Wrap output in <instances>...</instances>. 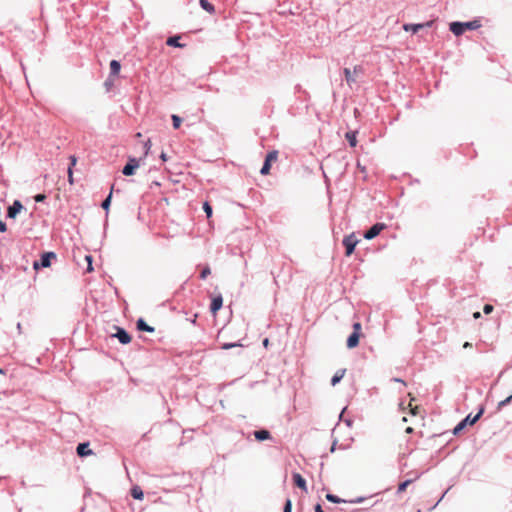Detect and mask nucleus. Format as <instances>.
Returning <instances> with one entry per match:
<instances>
[{
    "label": "nucleus",
    "instance_id": "1",
    "mask_svg": "<svg viewBox=\"0 0 512 512\" xmlns=\"http://www.w3.org/2000/svg\"><path fill=\"white\" fill-rule=\"evenodd\" d=\"M480 27V20H473L469 22H452L450 24V30L456 36L462 35L466 30H476Z\"/></svg>",
    "mask_w": 512,
    "mask_h": 512
},
{
    "label": "nucleus",
    "instance_id": "2",
    "mask_svg": "<svg viewBox=\"0 0 512 512\" xmlns=\"http://www.w3.org/2000/svg\"><path fill=\"white\" fill-rule=\"evenodd\" d=\"M483 412L484 408H481L475 416H472L471 414L467 415L460 423L456 425L453 430V434L458 435L467 425H474L480 419Z\"/></svg>",
    "mask_w": 512,
    "mask_h": 512
},
{
    "label": "nucleus",
    "instance_id": "3",
    "mask_svg": "<svg viewBox=\"0 0 512 512\" xmlns=\"http://www.w3.org/2000/svg\"><path fill=\"white\" fill-rule=\"evenodd\" d=\"M361 329L362 326L360 322H356L353 324V333L347 339V347L349 349H353L358 346L359 339L361 336Z\"/></svg>",
    "mask_w": 512,
    "mask_h": 512
},
{
    "label": "nucleus",
    "instance_id": "4",
    "mask_svg": "<svg viewBox=\"0 0 512 512\" xmlns=\"http://www.w3.org/2000/svg\"><path fill=\"white\" fill-rule=\"evenodd\" d=\"M278 158V152L276 150L270 151L265 158L264 164L260 170L262 175H268L270 173L271 164Z\"/></svg>",
    "mask_w": 512,
    "mask_h": 512
},
{
    "label": "nucleus",
    "instance_id": "5",
    "mask_svg": "<svg viewBox=\"0 0 512 512\" xmlns=\"http://www.w3.org/2000/svg\"><path fill=\"white\" fill-rule=\"evenodd\" d=\"M52 259H56V254L54 252H46L42 254L40 262H34L33 268L35 270H38L40 267L47 268L51 265Z\"/></svg>",
    "mask_w": 512,
    "mask_h": 512
},
{
    "label": "nucleus",
    "instance_id": "6",
    "mask_svg": "<svg viewBox=\"0 0 512 512\" xmlns=\"http://www.w3.org/2000/svg\"><path fill=\"white\" fill-rule=\"evenodd\" d=\"M358 242L359 240L356 238L354 234H350L343 239V245L346 249V256H350L354 252V249Z\"/></svg>",
    "mask_w": 512,
    "mask_h": 512
},
{
    "label": "nucleus",
    "instance_id": "7",
    "mask_svg": "<svg viewBox=\"0 0 512 512\" xmlns=\"http://www.w3.org/2000/svg\"><path fill=\"white\" fill-rule=\"evenodd\" d=\"M363 73V68L360 65H356L353 68V72L349 68L344 69L345 79L348 85H351L356 81L355 76Z\"/></svg>",
    "mask_w": 512,
    "mask_h": 512
},
{
    "label": "nucleus",
    "instance_id": "8",
    "mask_svg": "<svg viewBox=\"0 0 512 512\" xmlns=\"http://www.w3.org/2000/svg\"><path fill=\"white\" fill-rule=\"evenodd\" d=\"M386 228V224L384 223H376L374 224L368 231L365 232L364 238L371 240L378 236L381 231H383Z\"/></svg>",
    "mask_w": 512,
    "mask_h": 512
},
{
    "label": "nucleus",
    "instance_id": "9",
    "mask_svg": "<svg viewBox=\"0 0 512 512\" xmlns=\"http://www.w3.org/2000/svg\"><path fill=\"white\" fill-rule=\"evenodd\" d=\"M433 20H430L426 23H422V24H404L403 25V29L406 31V32H413V33H417L419 30H421L422 28H425V27H431L432 24H433Z\"/></svg>",
    "mask_w": 512,
    "mask_h": 512
},
{
    "label": "nucleus",
    "instance_id": "10",
    "mask_svg": "<svg viewBox=\"0 0 512 512\" xmlns=\"http://www.w3.org/2000/svg\"><path fill=\"white\" fill-rule=\"evenodd\" d=\"M139 167V161L135 158H130L128 163L123 168V174L130 176L134 174L136 168Z\"/></svg>",
    "mask_w": 512,
    "mask_h": 512
},
{
    "label": "nucleus",
    "instance_id": "11",
    "mask_svg": "<svg viewBox=\"0 0 512 512\" xmlns=\"http://www.w3.org/2000/svg\"><path fill=\"white\" fill-rule=\"evenodd\" d=\"M23 209V205L19 200H15L11 206L8 207L7 216L15 218L17 214Z\"/></svg>",
    "mask_w": 512,
    "mask_h": 512
},
{
    "label": "nucleus",
    "instance_id": "12",
    "mask_svg": "<svg viewBox=\"0 0 512 512\" xmlns=\"http://www.w3.org/2000/svg\"><path fill=\"white\" fill-rule=\"evenodd\" d=\"M223 298L221 295L214 297L211 301L210 311L213 315H216L217 312L222 308Z\"/></svg>",
    "mask_w": 512,
    "mask_h": 512
},
{
    "label": "nucleus",
    "instance_id": "13",
    "mask_svg": "<svg viewBox=\"0 0 512 512\" xmlns=\"http://www.w3.org/2000/svg\"><path fill=\"white\" fill-rule=\"evenodd\" d=\"M114 336L117 337L122 344L131 342V336L122 328L117 327V333Z\"/></svg>",
    "mask_w": 512,
    "mask_h": 512
},
{
    "label": "nucleus",
    "instance_id": "14",
    "mask_svg": "<svg viewBox=\"0 0 512 512\" xmlns=\"http://www.w3.org/2000/svg\"><path fill=\"white\" fill-rule=\"evenodd\" d=\"M293 482L301 490L307 492L306 480L299 473H293Z\"/></svg>",
    "mask_w": 512,
    "mask_h": 512
},
{
    "label": "nucleus",
    "instance_id": "15",
    "mask_svg": "<svg viewBox=\"0 0 512 512\" xmlns=\"http://www.w3.org/2000/svg\"><path fill=\"white\" fill-rule=\"evenodd\" d=\"M77 454L80 457L89 456L93 454V451L89 449V443H80L77 446Z\"/></svg>",
    "mask_w": 512,
    "mask_h": 512
},
{
    "label": "nucleus",
    "instance_id": "16",
    "mask_svg": "<svg viewBox=\"0 0 512 512\" xmlns=\"http://www.w3.org/2000/svg\"><path fill=\"white\" fill-rule=\"evenodd\" d=\"M69 159H70V166H69V168H68L67 173H68V181H69V183L72 185V184L74 183V178H73V167H74V166L76 165V163H77V158H76L74 155H72V156H70V158H69Z\"/></svg>",
    "mask_w": 512,
    "mask_h": 512
},
{
    "label": "nucleus",
    "instance_id": "17",
    "mask_svg": "<svg viewBox=\"0 0 512 512\" xmlns=\"http://www.w3.org/2000/svg\"><path fill=\"white\" fill-rule=\"evenodd\" d=\"M254 436L258 441H264L271 438V434L268 430H257L254 432Z\"/></svg>",
    "mask_w": 512,
    "mask_h": 512
},
{
    "label": "nucleus",
    "instance_id": "18",
    "mask_svg": "<svg viewBox=\"0 0 512 512\" xmlns=\"http://www.w3.org/2000/svg\"><path fill=\"white\" fill-rule=\"evenodd\" d=\"M345 373H346V369H339L338 371H336V373L333 375V377L331 379L332 386L337 385L343 379V377L345 376Z\"/></svg>",
    "mask_w": 512,
    "mask_h": 512
},
{
    "label": "nucleus",
    "instance_id": "19",
    "mask_svg": "<svg viewBox=\"0 0 512 512\" xmlns=\"http://www.w3.org/2000/svg\"><path fill=\"white\" fill-rule=\"evenodd\" d=\"M137 328L140 331L154 332V328L149 326L142 318L137 321Z\"/></svg>",
    "mask_w": 512,
    "mask_h": 512
},
{
    "label": "nucleus",
    "instance_id": "20",
    "mask_svg": "<svg viewBox=\"0 0 512 512\" xmlns=\"http://www.w3.org/2000/svg\"><path fill=\"white\" fill-rule=\"evenodd\" d=\"M131 496L134 498V499H137V500H142L143 497H144V493L141 489V487L139 486H133L132 489H131Z\"/></svg>",
    "mask_w": 512,
    "mask_h": 512
},
{
    "label": "nucleus",
    "instance_id": "21",
    "mask_svg": "<svg viewBox=\"0 0 512 512\" xmlns=\"http://www.w3.org/2000/svg\"><path fill=\"white\" fill-rule=\"evenodd\" d=\"M200 3V6L205 10L207 11L209 14H214L215 13V7L213 4H211L210 2H208L207 0H200L199 1Z\"/></svg>",
    "mask_w": 512,
    "mask_h": 512
},
{
    "label": "nucleus",
    "instance_id": "22",
    "mask_svg": "<svg viewBox=\"0 0 512 512\" xmlns=\"http://www.w3.org/2000/svg\"><path fill=\"white\" fill-rule=\"evenodd\" d=\"M121 65L117 60H112L110 62V72L112 76H117L120 72Z\"/></svg>",
    "mask_w": 512,
    "mask_h": 512
},
{
    "label": "nucleus",
    "instance_id": "23",
    "mask_svg": "<svg viewBox=\"0 0 512 512\" xmlns=\"http://www.w3.org/2000/svg\"><path fill=\"white\" fill-rule=\"evenodd\" d=\"M345 138L349 142L351 147H355L357 145L356 132L349 131L345 134Z\"/></svg>",
    "mask_w": 512,
    "mask_h": 512
},
{
    "label": "nucleus",
    "instance_id": "24",
    "mask_svg": "<svg viewBox=\"0 0 512 512\" xmlns=\"http://www.w3.org/2000/svg\"><path fill=\"white\" fill-rule=\"evenodd\" d=\"M166 43H167L168 46L182 47V44L179 43V37L178 36L169 37L167 39Z\"/></svg>",
    "mask_w": 512,
    "mask_h": 512
},
{
    "label": "nucleus",
    "instance_id": "25",
    "mask_svg": "<svg viewBox=\"0 0 512 512\" xmlns=\"http://www.w3.org/2000/svg\"><path fill=\"white\" fill-rule=\"evenodd\" d=\"M171 119H172L173 128L179 129L181 126V123H182V119L178 115H175V114H173L171 116Z\"/></svg>",
    "mask_w": 512,
    "mask_h": 512
},
{
    "label": "nucleus",
    "instance_id": "26",
    "mask_svg": "<svg viewBox=\"0 0 512 512\" xmlns=\"http://www.w3.org/2000/svg\"><path fill=\"white\" fill-rule=\"evenodd\" d=\"M112 192H113V186L111 187V191H110L108 197L102 202V208L106 211H108L110 203H111Z\"/></svg>",
    "mask_w": 512,
    "mask_h": 512
},
{
    "label": "nucleus",
    "instance_id": "27",
    "mask_svg": "<svg viewBox=\"0 0 512 512\" xmlns=\"http://www.w3.org/2000/svg\"><path fill=\"white\" fill-rule=\"evenodd\" d=\"M326 499L332 503H341L344 501L334 494H326Z\"/></svg>",
    "mask_w": 512,
    "mask_h": 512
},
{
    "label": "nucleus",
    "instance_id": "28",
    "mask_svg": "<svg viewBox=\"0 0 512 512\" xmlns=\"http://www.w3.org/2000/svg\"><path fill=\"white\" fill-rule=\"evenodd\" d=\"M92 260H93V258H92L91 255H86L85 256V261L87 262V269H86V271L88 273H91L93 271Z\"/></svg>",
    "mask_w": 512,
    "mask_h": 512
},
{
    "label": "nucleus",
    "instance_id": "29",
    "mask_svg": "<svg viewBox=\"0 0 512 512\" xmlns=\"http://www.w3.org/2000/svg\"><path fill=\"white\" fill-rule=\"evenodd\" d=\"M203 210L205 211L207 218L212 216V207L208 202H204Z\"/></svg>",
    "mask_w": 512,
    "mask_h": 512
},
{
    "label": "nucleus",
    "instance_id": "30",
    "mask_svg": "<svg viewBox=\"0 0 512 512\" xmlns=\"http://www.w3.org/2000/svg\"><path fill=\"white\" fill-rule=\"evenodd\" d=\"M412 481L411 480H406L402 483L399 484L398 486V492L401 493V492H404L407 488V486L411 483Z\"/></svg>",
    "mask_w": 512,
    "mask_h": 512
},
{
    "label": "nucleus",
    "instance_id": "31",
    "mask_svg": "<svg viewBox=\"0 0 512 512\" xmlns=\"http://www.w3.org/2000/svg\"><path fill=\"white\" fill-rule=\"evenodd\" d=\"M512 401V395L508 396L506 399L502 400L498 404V409L508 405Z\"/></svg>",
    "mask_w": 512,
    "mask_h": 512
},
{
    "label": "nucleus",
    "instance_id": "32",
    "mask_svg": "<svg viewBox=\"0 0 512 512\" xmlns=\"http://www.w3.org/2000/svg\"><path fill=\"white\" fill-rule=\"evenodd\" d=\"M210 274H211V269H210V267H209V266H206V267L202 270V272L200 273V278H201V279H206V277H207L208 275H210Z\"/></svg>",
    "mask_w": 512,
    "mask_h": 512
},
{
    "label": "nucleus",
    "instance_id": "33",
    "mask_svg": "<svg viewBox=\"0 0 512 512\" xmlns=\"http://www.w3.org/2000/svg\"><path fill=\"white\" fill-rule=\"evenodd\" d=\"M292 511V502L290 499L286 500V503L284 505L283 512H291Z\"/></svg>",
    "mask_w": 512,
    "mask_h": 512
},
{
    "label": "nucleus",
    "instance_id": "34",
    "mask_svg": "<svg viewBox=\"0 0 512 512\" xmlns=\"http://www.w3.org/2000/svg\"><path fill=\"white\" fill-rule=\"evenodd\" d=\"M236 346H241V344H237V343H225L222 345V349L224 350H228V349H231L233 347H236Z\"/></svg>",
    "mask_w": 512,
    "mask_h": 512
},
{
    "label": "nucleus",
    "instance_id": "35",
    "mask_svg": "<svg viewBox=\"0 0 512 512\" xmlns=\"http://www.w3.org/2000/svg\"><path fill=\"white\" fill-rule=\"evenodd\" d=\"M493 309H494L493 306L490 304H486L483 307V311L485 314H490L493 311Z\"/></svg>",
    "mask_w": 512,
    "mask_h": 512
},
{
    "label": "nucleus",
    "instance_id": "36",
    "mask_svg": "<svg viewBox=\"0 0 512 512\" xmlns=\"http://www.w3.org/2000/svg\"><path fill=\"white\" fill-rule=\"evenodd\" d=\"M144 148H145V155L148 154L150 148H151V141L150 140H147L144 144Z\"/></svg>",
    "mask_w": 512,
    "mask_h": 512
},
{
    "label": "nucleus",
    "instance_id": "37",
    "mask_svg": "<svg viewBox=\"0 0 512 512\" xmlns=\"http://www.w3.org/2000/svg\"><path fill=\"white\" fill-rule=\"evenodd\" d=\"M46 196L44 194H37L34 199L36 202H42L43 200H45Z\"/></svg>",
    "mask_w": 512,
    "mask_h": 512
},
{
    "label": "nucleus",
    "instance_id": "38",
    "mask_svg": "<svg viewBox=\"0 0 512 512\" xmlns=\"http://www.w3.org/2000/svg\"><path fill=\"white\" fill-rule=\"evenodd\" d=\"M480 317H481V313L480 312L477 311V312L473 313V318L479 319Z\"/></svg>",
    "mask_w": 512,
    "mask_h": 512
},
{
    "label": "nucleus",
    "instance_id": "39",
    "mask_svg": "<svg viewBox=\"0 0 512 512\" xmlns=\"http://www.w3.org/2000/svg\"><path fill=\"white\" fill-rule=\"evenodd\" d=\"M263 346L266 347V348L269 346V339L268 338H265L263 340Z\"/></svg>",
    "mask_w": 512,
    "mask_h": 512
},
{
    "label": "nucleus",
    "instance_id": "40",
    "mask_svg": "<svg viewBox=\"0 0 512 512\" xmlns=\"http://www.w3.org/2000/svg\"><path fill=\"white\" fill-rule=\"evenodd\" d=\"M160 158L163 160V161H166L167 160V155L166 153L162 152L161 155H160Z\"/></svg>",
    "mask_w": 512,
    "mask_h": 512
},
{
    "label": "nucleus",
    "instance_id": "41",
    "mask_svg": "<svg viewBox=\"0 0 512 512\" xmlns=\"http://www.w3.org/2000/svg\"><path fill=\"white\" fill-rule=\"evenodd\" d=\"M470 347H472V344H471L470 342H465V343L463 344V348H465V349H466V348H470Z\"/></svg>",
    "mask_w": 512,
    "mask_h": 512
},
{
    "label": "nucleus",
    "instance_id": "42",
    "mask_svg": "<svg viewBox=\"0 0 512 512\" xmlns=\"http://www.w3.org/2000/svg\"><path fill=\"white\" fill-rule=\"evenodd\" d=\"M406 433L410 434L413 432V428L412 427H407L406 430H405Z\"/></svg>",
    "mask_w": 512,
    "mask_h": 512
},
{
    "label": "nucleus",
    "instance_id": "43",
    "mask_svg": "<svg viewBox=\"0 0 512 512\" xmlns=\"http://www.w3.org/2000/svg\"><path fill=\"white\" fill-rule=\"evenodd\" d=\"M417 408H418L417 406H416V407H414V408H411V412H412V414H414V415L416 414V409H417Z\"/></svg>",
    "mask_w": 512,
    "mask_h": 512
},
{
    "label": "nucleus",
    "instance_id": "44",
    "mask_svg": "<svg viewBox=\"0 0 512 512\" xmlns=\"http://www.w3.org/2000/svg\"><path fill=\"white\" fill-rule=\"evenodd\" d=\"M197 316V314L194 315V318H192V323H196Z\"/></svg>",
    "mask_w": 512,
    "mask_h": 512
},
{
    "label": "nucleus",
    "instance_id": "45",
    "mask_svg": "<svg viewBox=\"0 0 512 512\" xmlns=\"http://www.w3.org/2000/svg\"><path fill=\"white\" fill-rule=\"evenodd\" d=\"M2 373H3V370H2V369H0V374H2Z\"/></svg>",
    "mask_w": 512,
    "mask_h": 512
}]
</instances>
